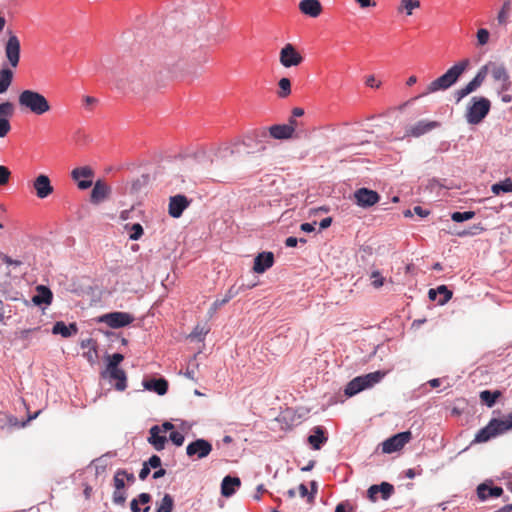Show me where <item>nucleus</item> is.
Returning <instances> with one entry per match:
<instances>
[{
    "label": "nucleus",
    "instance_id": "obj_3",
    "mask_svg": "<svg viewBox=\"0 0 512 512\" xmlns=\"http://www.w3.org/2000/svg\"><path fill=\"white\" fill-rule=\"evenodd\" d=\"M470 65L469 59H463L450 67L443 75L436 78L427 86V91L421 96L435 93L440 90H447L452 87Z\"/></svg>",
    "mask_w": 512,
    "mask_h": 512
},
{
    "label": "nucleus",
    "instance_id": "obj_22",
    "mask_svg": "<svg viewBox=\"0 0 512 512\" xmlns=\"http://www.w3.org/2000/svg\"><path fill=\"white\" fill-rule=\"evenodd\" d=\"M274 264V254L272 252H261L254 259L253 270L256 273H264Z\"/></svg>",
    "mask_w": 512,
    "mask_h": 512
},
{
    "label": "nucleus",
    "instance_id": "obj_42",
    "mask_svg": "<svg viewBox=\"0 0 512 512\" xmlns=\"http://www.w3.org/2000/svg\"><path fill=\"white\" fill-rule=\"evenodd\" d=\"M419 7V0H401V7L399 8V10L404 9L407 15H412L413 10Z\"/></svg>",
    "mask_w": 512,
    "mask_h": 512
},
{
    "label": "nucleus",
    "instance_id": "obj_57",
    "mask_svg": "<svg viewBox=\"0 0 512 512\" xmlns=\"http://www.w3.org/2000/svg\"><path fill=\"white\" fill-rule=\"evenodd\" d=\"M371 278L373 279L372 280V285L375 287V288H379L383 285L384 283V278L382 277L381 273L379 271H373L371 273Z\"/></svg>",
    "mask_w": 512,
    "mask_h": 512
},
{
    "label": "nucleus",
    "instance_id": "obj_7",
    "mask_svg": "<svg viewBox=\"0 0 512 512\" xmlns=\"http://www.w3.org/2000/svg\"><path fill=\"white\" fill-rule=\"evenodd\" d=\"M488 74V65L482 66L474 78L468 82L464 87L456 90L453 94L455 102L459 103L462 99L467 97L469 94L478 90L483 82L485 81Z\"/></svg>",
    "mask_w": 512,
    "mask_h": 512
},
{
    "label": "nucleus",
    "instance_id": "obj_32",
    "mask_svg": "<svg viewBox=\"0 0 512 512\" xmlns=\"http://www.w3.org/2000/svg\"><path fill=\"white\" fill-rule=\"evenodd\" d=\"M497 436L496 430L492 427V424L488 422L486 426L476 433L473 443H485Z\"/></svg>",
    "mask_w": 512,
    "mask_h": 512
},
{
    "label": "nucleus",
    "instance_id": "obj_54",
    "mask_svg": "<svg viewBox=\"0 0 512 512\" xmlns=\"http://www.w3.org/2000/svg\"><path fill=\"white\" fill-rule=\"evenodd\" d=\"M11 129L9 119L0 118V138L5 137Z\"/></svg>",
    "mask_w": 512,
    "mask_h": 512
},
{
    "label": "nucleus",
    "instance_id": "obj_59",
    "mask_svg": "<svg viewBox=\"0 0 512 512\" xmlns=\"http://www.w3.org/2000/svg\"><path fill=\"white\" fill-rule=\"evenodd\" d=\"M98 100L92 96H84L83 97V105L86 109L91 110L93 105H95Z\"/></svg>",
    "mask_w": 512,
    "mask_h": 512
},
{
    "label": "nucleus",
    "instance_id": "obj_56",
    "mask_svg": "<svg viewBox=\"0 0 512 512\" xmlns=\"http://www.w3.org/2000/svg\"><path fill=\"white\" fill-rule=\"evenodd\" d=\"M11 172L10 170L3 165H0V185H5L8 183Z\"/></svg>",
    "mask_w": 512,
    "mask_h": 512
},
{
    "label": "nucleus",
    "instance_id": "obj_43",
    "mask_svg": "<svg viewBox=\"0 0 512 512\" xmlns=\"http://www.w3.org/2000/svg\"><path fill=\"white\" fill-rule=\"evenodd\" d=\"M394 492V486L388 482H382L379 484V493L383 500H388Z\"/></svg>",
    "mask_w": 512,
    "mask_h": 512
},
{
    "label": "nucleus",
    "instance_id": "obj_21",
    "mask_svg": "<svg viewBox=\"0 0 512 512\" xmlns=\"http://www.w3.org/2000/svg\"><path fill=\"white\" fill-rule=\"evenodd\" d=\"M110 187L102 180H97L91 191L90 201L93 204H99L103 202L110 194Z\"/></svg>",
    "mask_w": 512,
    "mask_h": 512
},
{
    "label": "nucleus",
    "instance_id": "obj_62",
    "mask_svg": "<svg viewBox=\"0 0 512 512\" xmlns=\"http://www.w3.org/2000/svg\"><path fill=\"white\" fill-rule=\"evenodd\" d=\"M413 213L418 215L420 218H425V217H427L430 214V211L427 210V209H424L421 206H415L413 208Z\"/></svg>",
    "mask_w": 512,
    "mask_h": 512
},
{
    "label": "nucleus",
    "instance_id": "obj_63",
    "mask_svg": "<svg viewBox=\"0 0 512 512\" xmlns=\"http://www.w3.org/2000/svg\"><path fill=\"white\" fill-rule=\"evenodd\" d=\"M150 472H151V469L145 463H143L142 468L139 472V478L141 480H145L148 477V475L150 474Z\"/></svg>",
    "mask_w": 512,
    "mask_h": 512
},
{
    "label": "nucleus",
    "instance_id": "obj_6",
    "mask_svg": "<svg viewBox=\"0 0 512 512\" xmlns=\"http://www.w3.org/2000/svg\"><path fill=\"white\" fill-rule=\"evenodd\" d=\"M385 375L386 372L375 371L365 375L357 376L348 382L344 389V393L347 397H352L359 392L379 383Z\"/></svg>",
    "mask_w": 512,
    "mask_h": 512
},
{
    "label": "nucleus",
    "instance_id": "obj_28",
    "mask_svg": "<svg viewBox=\"0 0 512 512\" xmlns=\"http://www.w3.org/2000/svg\"><path fill=\"white\" fill-rule=\"evenodd\" d=\"M52 300L53 294L48 287L44 285L37 286L36 294L32 297V301L34 304L39 306L42 304L50 305Z\"/></svg>",
    "mask_w": 512,
    "mask_h": 512
},
{
    "label": "nucleus",
    "instance_id": "obj_17",
    "mask_svg": "<svg viewBox=\"0 0 512 512\" xmlns=\"http://www.w3.org/2000/svg\"><path fill=\"white\" fill-rule=\"evenodd\" d=\"M142 385L145 390L154 392L159 396L165 395L169 386L168 381L163 377L143 379Z\"/></svg>",
    "mask_w": 512,
    "mask_h": 512
},
{
    "label": "nucleus",
    "instance_id": "obj_1",
    "mask_svg": "<svg viewBox=\"0 0 512 512\" xmlns=\"http://www.w3.org/2000/svg\"><path fill=\"white\" fill-rule=\"evenodd\" d=\"M150 72L142 61L131 64L123 76L115 78V87L123 93H138L148 83Z\"/></svg>",
    "mask_w": 512,
    "mask_h": 512
},
{
    "label": "nucleus",
    "instance_id": "obj_4",
    "mask_svg": "<svg viewBox=\"0 0 512 512\" xmlns=\"http://www.w3.org/2000/svg\"><path fill=\"white\" fill-rule=\"evenodd\" d=\"M491 110V101L484 96H473L469 100L464 118L469 125H479Z\"/></svg>",
    "mask_w": 512,
    "mask_h": 512
},
{
    "label": "nucleus",
    "instance_id": "obj_33",
    "mask_svg": "<svg viewBox=\"0 0 512 512\" xmlns=\"http://www.w3.org/2000/svg\"><path fill=\"white\" fill-rule=\"evenodd\" d=\"M13 76V71L7 67L0 70V95L8 90L13 81Z\"/></svg>",
    "mask_w": 512,
    "mask_h": 512
},
{
    "label": "nucleus",
    "instance_id": "obj_5",
    "mask_svg": "<svg viewBox=\"0 0 512 512\" xmlns=\"http://www.w3.org/2000/svg\"><path fill=\"white\" fill-rule=\"evenodd\" d=\"M19 105L35 115L47 113L51 107L46 97L34 90H23L18 97Z\"/></svg>",
    "mask_w": 512,
    "mask_h": 512
},
{
    "label": "nucleus",
    "instance_id": "obj_20",
    "mask_svg": "<svg viewBox=\"0 0 512 512\" xmlns=\"http://www.w3.org/2000/svg\"><path fill=\"white\" fill-rule=\"evenodd\" d=\"M440 126V123L437 121H427V120H420L416 122L414 125H412L407 133L410 136L413 137H420L431 130L438 128Z\"/></svg>",
    "mask_w": 512,
    "mask_h": 512
},
{
    "label": "nucleus",
    "instance_id": "obj_18",
    "mask_svg": "<svg viewBox=\"0 0 512 512\" xmlns=\"http://www.w3.org/2000/svg\"><path fill=\"white\" fill-rule=\"evenodd\" d=\"M147 441L156 451H162L167 443V437L162 434V428L159 425H153L149 429Z\"/></svg>",
    "mask_w": 512,
    "mask_h": 512
},
{
    "label": "nucleus",
    "instance_id": "obj_58",
    "mask_svg": "<svg viewBox=\"0 0 512 512\" xmlns=\"http://www.w3.org/2000/svg\"><path fill=\"white\" fill-rule=\"evenodd\" d=\"M0 259L7 265H13V266H20L22 264V261L15 260L9 257L8 255L0 252Z\"/></svg>",
    "mask_w": 512,
    "mask_h": 512
},
{
    "label": "nucleus",
    "instance_id": "obj_9",
    "mask_svg": "<svg viewBox=\"0 0 512 512\" xmlns=\"http://www.w3.org/2000/svg\"><path fill=\"white\" fill-rule=\"evenodd\" d=\"M4 49L8 63L11 67L16 68L20 61L21 44L19 38L12 31H8Z\"/></svg>",
    "mask_w": 512,
    "mask_h": 512
},
{
    "label": "nucleus",
    "instance_id": "obj_61",
    "mask_svg": "<svg viewBox=\"0 0 512 512\" xmlns=\"http://www.w3.org/2000/svg\"><path fill=\"white\" fill-rule=\"evenodd\" d=\"M92 178L89 179H79L77 181L78 188L81 190H86L92 186Z\"/></svg>",
    "mask_w": 512,
    "mask_h": 512
},
{
    "label": "nucleus",
    "instance_id": "obj_49",
    "mask_svg": "<svg viewBox=\"0 0 512 512\" xmlns=\"http://www.w3.org/2000/svg\"><path fill=\"white\" fill-rule=\"evenodd\" d=\"M126 499L127 495L124 490H114L112 496V501L114 504L123 506L126 502Z\"/></svg>",
    "mask_w": 512,
    "mask_h": 512
},
{
    "label": "nucleus",
    "instance_id": "obj_25",
    "mask_svg": "<svg viewBox=\"0 0 512 512\" xmlns=\"http://www.w3.org/2000/svg\"><path fill=\"white\" fill-rule=\"evenodd\" d=\"M299 9L303 14L316 18L322 12V5L319 0H301Z\"/></svg>",
    "mask_w": 512,
    "mask_h": 512
},
{
    "label": "nucleus",
    "instance_id": "obj_38",
    "mask_svg": "<svg viewBox=\"0 0 512 512\" xmlns=\"http://www.w3.org/2000/svg\"><path fill=\"white\" fill-rule=\"evenodd\" d=\"M125 228L130 230L129 239L133 241L139 240L144 234L143 227L140 223H134L132 225L126 224Z\"/></svg>",
    "mask_w": 512,
    "mask_h": 512
},
{
    "label": "nucleus",
    "instance_id": "obj_64",
    "mask_svg": "<svg viewBox=\"0 0 512 512\" xmlns=\"http://www.w3.org/2000/svg\"><path fill=\"white\" fill-rule=\"evenodd\" d=\"M350 508L349 503L341 502L336 506L335 512H349Z\"/></svg>",
    "mask_w": 512,
    "mask_h": 512
},
{
    "label": "nucleus",
    "instance_id": "obj_24",
    "mask_svg": "<svg viewBox=\"0 0 512 512\" xmlns=\"http://www.w3.org/2000/svg\"><path fill=\"white\" fill-rule=\"evenodd\" d=\"M241 292H242V287H237L235 285L231 286L227 290L225 296L222 299H216L212 303L211 307L208 310V314L210 316H213L221 306L227 304L231 299H233L235 296H237Z\"/></svg>",
    "mask_w": 512,
    "mask_h": 512
},
{
    "label": "nucleus",
    "instance_id": "obj_51",
    "mask_svg": "<svg viewBox=\"0 0 512 512\" xmlns=\"http://www.w3.org/2000/svg\"><path fill=\"white\" fill-rule=\"evenodd\" d=\"M169 439L176 446H182L185 440L184 435L178 431H172L169 435Z\"/></svg>",
    "mask_w": 512,
    "mask_h": 512
},
{
    "label": "nucleus",
    "instance_id": "obj_55",
    "mask_svg": "<svg viewBox=\"0 0 512 512\" xmlns=\"http://www.w3.org/2000/svg\"><path fill=\"white\" fill-rule=\"evenodd\" d=\"M477 40L479 45L487 44L489 40V31L487 29L481 28L477 31Z\"/></svg>",
    "mask_w": 512,
    "mask_h": 512
},
{
    "label": "nucleus",
    "instance_id": "obj_29",
    "mask_svg": "<svg viewBox=\"0 0 512 512\" xmlns=\"http://www.w3.org/2000/svg\"><path fill=\"white\" fill-rule=\"evenodd\" d=\"M489 422L496 430V434L498 436L502 435L512 429V411L508 413L503 419L492 418Z\"/></svg>",
    "mask_w": 512,
    "mask_h": 512
},
{
    "label": "nucleus",
    "instance_id": "obj_44",
    "mask_svg": "<svg viewBox=\"0 0 512 512\" xmlns=\"http://www.w3.org/2000/svg\"><path fill=\"white\" fill-rule=\"evenodd\" d=\"M124 356L120 353H114L108 357L106 370L119 369V364L123 361Z\"/></svg>",
    "mask_w": 512,
    "mask_h": 512
},
{
    "label": "nucleus",
    "instance_id": "obj_45",
    "mask_svg": "<svg viewBox=\"0 0 512 512\" xmlns=\"http://www.w3.org/2000/svg\"><path fill=\"white\" fill-rule=\"evenodd\" d=\"M14 113V105L9 102L0 103V118L9 119Z\"/></svg>",
    "mask_w": 512,
    "mask_h": 512
},
{
    "label": "nucleus",
    "instance_id": "obj_27",
    "mask_svg": "<svg viewBox=\"0 0 512 512\" xmlns=\"http://www.w3.org/2000/svg\"><path fill=\"white\" fill-rule=\"evenodd\" d=\"M241 481L238 477L227 475L221 483V494L224 497H231L235 494L236 488L240 487Z\"/></svg>",
    "mask_w": 512,
    "mask_h": 512
},
{
    "label": "nucleus",
    "instance_id": "obj_10",
    "mask_svg": "<svg viewBox=\"0 0 512 512\" xmlns=\"http://www.w3.org/2000/svg\"><path fill=\"white\" fill-rule=\"evenodd\" d=\"M412 438L410 431L397 433L382 443V452L391 454L401 450Z\"/></svg>",
    "mask_w": 512,
    "mask_h": 512
},
{
    "label": "nucleus",
    "instance_id": "obj_52",
    "mask_svg": "<svg viewBox=\"0 0 512 512\" xmlns=\"http://www.w3.org/2000/svg\"><path fill=\"white\" fill-rule=\"evenodd\" d=\"M208 333V330L205 327L196 326L192 331L190 337L195 338L199 341H203L205 335Z\"/></svg>",
    "mask_w": 512,
    "mask_h": 512
},
{
    "label": "nucleus",
    "instance_id": "obj_16",
    "mask_svg": "<svg viewBox=\"0 0 512 512\" xmlns=\"http://www.w3.org/2000/svg\"><path fill=\"white\" fill-rule=\"evenodd\" d=\"M101 376L108 379L110 383L115 381L114 387L117 391H124L127 387V376L123 369L105 370Z\"/></svg>",
    "mask_w": 512,
    "mask_h": 512
},
{
    "label": "nucleus",
    "instance_id": "obj_12",
    "mask_svg": "<svg viewBox=\"0 0 512 512\" xmlns=\"http://www.w3.org/2000/svg\"><path fill=\"white\" fill-rule=\"evenodd\" d=\"M212 451V444L203 438H198L191 443H189L186 447V454L189 457L196 456L198 459H203L207 457Z\"/></svg>",
    "mask_w": 512,
    "mask_h": 512
},
{
    "label": "nucleus",
    "instance_id": "obj_34",
    "mask_svg": "<svg viewBox=\"0 0 512 512\" xmlns=\"http://www.w3.org/2000/svg\"><path fill=\"white\" fill-rule=\"evenodd\" d=\"M501 396L498 390H483L480 392L479 397L482 403L491 408L496 404L497 399Z\"/></svg>",
    "mask_w": 512,
    "mask_h": 512
},
{
    "label": "nucleus",
    "instance_id": "obj_41",
    "mask_svg": "<svg viewBox=\"0 0 512 512\" xmlns=\"http://www.w3.org/2000/svg\"><path fill=\"white\" fill-rule=\"evenodd\" d=\"M278 85H279V92H278V96L280 98H286L287 96L290 95L291 93V82L288 78H281L278 82Z\"/></svg>",
    "mask_w": 512,
    "mask_h": 512
},
{
    "label": "nucleus",
    "instance_id": "obj_36",
    "mask_svg": "<svg viewBox=\"0 0 512 512\" xmlns=\"http://www.w3.org/2000/svg\"><path fill=\"white\" fill-rule=\"evenodd\" d=\"M491 191L495 195H500L501 193H509L512 192V179L506 178L503 181L497 182L491 186Z\"/></svg>",
    "mask_w": 512,
    "mask_h": 512
},
{
    "label": "nucleus",
    "instance_id": "obj_19",
    "mask_svg": "<svg viewBox=\"0 0 512 512\" xmlns=\"http://www.w3.org/2000/svg\"><path fill=\"white\" fill-rule=\"evenodd\" d=\"M34 189L36 191V195L40 199H44L48 197L53 192V187L51 185L50 179L47 175L40 174L34 180Z\"/></svg>",
    "mask_w": 512,
    "mask_h": 512
},
{
    "label": "nucleus",
    "instance_id": "obj_26",
    "mask_svg": "<svg viewBox=\"0 0 512 512\" xmlns=\"http://www.w3.org/2000/svg\"><path fill=\"white\" fill-rule=\"evenodd\" d=\"M78 327L76 323L65 324L63 321H57L52 328V333L55 335H61L64 338H69L76 335Z\"/></svg>",
    "mask_w": 512,
    "mask_h": 512
},
{
    "label": "nucleus",
    "instance_id": "obj_46",
    "mask_svg": "<svg viewBox=\"0 0 512 512\" xmlns=\"http://www.w3.org/2000/svg\"><path fill=\"white\" fill-rule=\"evenodd\" d=\"M509 10H510V2L505 1L502 5L501 10L499 11V13L497 15V20L500 25L506 24Z\"/></svg>",
    "mask_w": 512,
    "mask_h": 512
},
{
    "label": "nucleus",
    "instance_id": "obj_40",
    "mask_svg": "<svg viewBox=\"0 0 512 512\" xmlns=\"http://www.w3.org/2000/svg\"><path fill=\"white\" fill-rule=\"evenodd\" d=\"M474 216H475L474 211H464V212L455 211L451 214V219L454 222L462 223V222H465V221H468V220L474 218Z\"/></svg>",
    "mask_w": 512,
    "mask_h": 512
},
{
    "label": "nucleus",
    "instance_id": "obj_39",
    "mask_svg": "<svg viewBox=\"0 0 512 512\" xmlns=\"http://www.w3.org/2000/svg\"><path fill=\"white\" fill-rule=\"evenodd\" d=\"M173 506V497L170 494H165L157 508V512H172Z\"/></svg>",
    "mask_w": 512,
    "mask_h": 512
},
{
    "label": "nucleus",
    "instance_id": "obj_47",
    "mask_svg": "<svg viewBox=\"0 0 512 512\" xmlns=\"http://www.w3.org/2000/svg\"><path fill=\"white\" fill-rule=\"evenodd\" d=\"M122 474H124V469H118L114 474L113 481L115 490H124L125 488V482Z\"/></svg>",
    "mask_w": 512,
    "mask_h": 512
},
{
    "label": "nucleus",
    "instance_id": "obj_14",
    "mask_svg": "<svg viewBox=\"0 0 512 512\" xmlns=\"http://www.w3.org/2000/svg\"><path fill=\"white\" fill-rule=\"evenodd\" d=\"M354 197L356 199L357 205L363 208L373 206L380 199V196L376 191L370 190L368 188H360L356 190Z\"/></svg>",
    "mask_w": 512,
    "mask_h": 512
},
{
    "label": "nucleus",
    "instance_id": "obj_8",
    "mask_svg": "<svg viewBox=\"0 0 512 512\" xmlns=\"http://www.w3.org/2000/svg\"><path fill=\"white\" fill-rule=\"evenodd\" d=\"M99 321L113 329H118L130 325L134 321V316L128 312L116 311L102 315Z\"/></svg>",
    "mask_w": 512,
    "mask_h": 512
},
{
    "label": "nucleus",
    "instance_id": "obj_60",
    "mask_svg": "<svg viewBox=\"0 0 512 512\" xmlns=\"http://www.w3.org/2000/svg\"><path fill=\"white\" fill-rule=\"evenodd\" d=\"M368 497L371 501L375 502L377 500V497H376V494L379 493V485H371L369 488H368Z\"/></svg>",
    "mask_w": 512,
    "mask_h": 512
},
{
    "label": "nucleus",
    "instance_id": "obj_23",
    "mask_svg": "<svg viewBox=\"0 0 512 512\" xmlns=\"http://www.w3.org/2000/svg\"><path fill=\"white\" fill-rule=\"evenodd\" d=\"M453 296V293L446 285H440L428 291V297L432 301H437L439 305H445Z\"/></svg>",
    "mask_w": 512,
    "mask_h": 512
},
{
    "label": "nucleus",
    "instance_id": "obj_13",
    "mask_svg": "<svg viewBox=\"0 0 512 512\" xmlns=\"http://www.w3.org/2000/svg\"><path fill=\"white\" fill-rule=\"evenodd\" d=\"M191 200L183 194H177L169 198L168 213L172 218L182 216L185 209L189 207Z\"/></svg>",
    "mask_w": 512,
    "mask_h": 512
},
{
    "label": "nucleus",
    "instance_id": "obj_11",
    "mask_svg": "<svg viewBox=\"0 0 512 512\" xmlns=\"http://www.w3.org/2000/svg\"><path fill=\"white\" fill-rule=\"evenodd\" d=\"M303 56L297 51L294 45L287 43L280 51L279 61L285 68L298 66L303 62Z\"/></svg>",
    "mask_w": 512,
    "mask_h": 512
},
{
    "label": "nucleus",
    "instance_id": "obj_30",
    "mask_svg": "<svg viewBox=\"0 0 512 512\" xmlns=\"http://www.w3.org/2000/svg\"><path fill=\"white\" fill-rule=\"evenodd\" d=\"M327 440L328 438L325 434V430L321 426L314 427L313 433L308 437V442L315 450H319L321 446L327 442Z\"/></svg>",
    "mask_w": 512,
    "mask_h": 512
},
{
    "label": "nucleus",
    "instance_id": "obj_48",
    "mask_svg": "<svg viewBox=\"0 0 512 512\" xmlns=\"http://www.w3.org/2000/svg\"><path fill=\"white\" fill-rule=\"evenodd\" d=\"M484 230L481 223L473 225L469 230H464L462 232H458L457 235L459 237H465V236H475L482 232Z\"/></svg>",
    "mask_w": 512,
    "mask_h": 512
},
{
    "label": "nucleus",
    "instance_id": "obj_15",
    "mask_svg": "<svg viewBox=\"0 0 512 512\" xmlns=\"http://www.w3.org/2000/svg\"><path fill=\"white\" fill-rule=\"evenodd\" d=\"M476 492L480 501H486L489 498L500 497L504 490L500 486H493L492 481L487 480L477 486Z\"/></svg>",
    "mask_w": 512,
    "mask_h": 512
},
{
    "label": "nucleus",
    "instance_id": "obj_50",
    "mask_svg": "<svg viewBox=\"0 0 512 512\" xmlns=\"http://www.w3.org/2000/svg\"><path fill=\"white\" fill-rule=\"evenodd\" d=\"M149 181L148 175H141V177L137 178L132 182V190L138 192L141 188L146 185Z\"/></svg>",
    "mask_w": 512,
    "mask_h": 512
},
{
    "label": "nucleus",
    "instance_id": "obj_53",
    "mask_svg": "<svg viewBox=\"0 0 512 512\" xmlns=\"http://www.w3.org/2000/svg\"><path fill=\"white\" fill-rule=\"evenodd\" d=\"M150 469H157L161 467L162 461L158 455H152L147 461L144 462Z\"/></svg>",
    "mask_w": 512,
    "mask_h": 512
},
{
    "label": "nucleus",
    "instance_id": "obj_2",
    "mask_svg": "<svg viewBox=\"0 0 512 512\" xmlns=\"http://www.w3.org/2000/svg\"><path fill=\"white\" fill-rule=\"evenodd\" d=\"M294 133V126L286 124H276L270 126L268 129L261 128L255 130L251 136L245 138L244 144L250 146L249 140L255 139L257 142V150H264L269 137L277 140H286L292 137Z\"/></svg>",
    "mask_w": 512,
    "mask_h": 512
},
{
    "label": "nucleus",
    "instance_id": "obj_37",
    "mask_svg": "<svg viewBox=\"0 0 512 512\" xmlns=\"http://www.w3.org/2000/svg\"><path fill=\"white\" fill-rule=\"evenodd\" d=\"M93 175H94L93 170L88 166L75 168L71 173V176L75 181H78L79 179H82V178L89 179V178H92Z\"/></svg>",
    "mask_w": 512,
    "mask_h": 512
},
{
    "label": "nucleus",
    "instance_id": "obj_31",
    "mask_svg": "<svg viewBox=\"0 0 512 512\" xmlns=\"http://www.w3.org/2000/svg\"><path fill=\"white\" fill-rule=\"evenodd\" d=\"M151 501V495L149 493L143 492L138 495L137 498H134L130 502V510L132 512H149L150 506H145L143 509L140 508V504L146 505Z\"/></svg>",
    "mask_w": 512,
    "mask_h": 512
},
{
    "label": "nucleus",
    "instance_id": "obj_35",
    "mask_svg": "<svg viewBox=\"0 0 512 512\" xmlns=\"http://www.w3.org/2000/svg\"><path fill=\"white\" fill-rule=\"evenodd\" d=\"M491 74L494 80L502 81L506 87L509 85L510 77L504 65L493 64Z\"/></svg>",
    "mask_w": 512,
    "mask_h": 512
}]
</instances>
